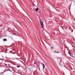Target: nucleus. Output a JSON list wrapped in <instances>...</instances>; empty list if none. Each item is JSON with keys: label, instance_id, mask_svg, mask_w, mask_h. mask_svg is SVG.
Instances as JSON below:
<instances>
[{"label": "nucleus", "instance_id": "f257e3e1", "mask_svg": "<svg viewBox=\"0 0 75 75\" xmlns=\"http://www.w3.org/2000/svg\"><path fill=\"white\" fill-rule=\"evenodd\" d=\"M40 24L42 27V28L43 29H44V28H43V22L42 21H41V20L40 19Z\"/></svg>", "mask_w": 75, "mask_h": 75}, {"label": "nucleus", "instance_id": "f03ea898", "mask_svg": "<svg viewBox=\"0 0 75 75\" xmlns=\"http://www.w3.org/2000/svg\"><path fill=\"white\" fill-rule=\"evenodd\" d=\"M42 65L43 66V69H44V68H45V65H44V64L42 63Z\"/></svg>", "mask_w": 75, "mask_h": 75}, {"label": "nucleus", "instance_id": "7ed1b4c3", "mask_svg": "<svg viewBox=\"0 0 75 75\" xmlns=\"http://www.w3.org/2000/svg\"><path fill=\"white\" fill-rule=\"evenodd\" d=\"M68 54H69L70 56H72V54L70 53V52H69V51L68 52Z\"/></svg>", "mask_w": 75, "mask_h": 75}, {"label": "nucleus", "instance_id": "20e7f679", "mask_svg": "<svg viewBox=\"0 0 75 75\" xmlns=\"http://www.w3.org/2000/svg\"><path fill=\"white\" fill-rule=\"evenodd\" d=\"M38 10H39V9L38 8H37L35 9V10L36 11H38Z\"/></svg>", "mask_w": 75, "mask_h": 75}, {"label": "nucleus", "instance_id": "39448f33", "mask_svg": "<svg viewBox=\"0 0 75 75\" xmlns=\"http://www.w3.org/2000/svg\"><path fill=\"white\" fill-rule=\"evenodd\" d=\"M3 41H7V39H3Z\"/></svg>", "mask_w": 75, "mask_h": 75}, {"label": "nucleus", "instance_id": "423d86ee", "mask_svg": "<svg viewBox=\"0 0 75 75\" xmlns=\"http://www.w3.org/2000/svg\"><path fill=\"white\" fill-rule=\"evenodd\" d=\"M17 68H19V67H20V66H18L17 67Z\"/></svg>", "mask_w": 75, "mask_h": 75}, {"label": "nucleus", "instance_id": "0eeeda50", "mask_svg": "<svg viewBox=\"0 0 75 75\" xmlns=\"http://www.w3.org/2000/svg\"><path fill=\"white\" fill-rule=\"evenodd\" d=\"M50 48H54V47L52 46V47H50Z\"/></svg>", "mask_w": 75, "mask_h": 75}, {"label": "nucleus", "instance_id": "6e6552de", "mask_svg": "<svg viewBox=\"0 0 75 75\" xmlns=\"http://www.w3.org/2000/svg\"><path fill=\"white\" fill-rule=\"evenodd\" d=\"M34 64H35V63H34Z\"/></svg>", "mask_w": 75, "mask_h": 75}, {"label": "nucleus", "instance_id": "1a4fd4ad", "mask_svg": "<svg viewBox=\"0 0 75 75\" xmlns=\"http://www.w3.org/2000/svg\"><path fill=\"white\" fill-rule=\"evenodd\" d=\"M19 37H20V36H18Z\"/></svg>", "mask_w": 75, "mask_h": 75}]
</instances>
